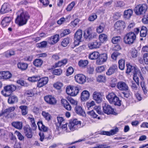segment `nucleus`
<instances>
[{
	"label": "nucleus",
	"mask_w": 148,
	"mask_h": 148,
	"mask_svg": "<svg viewBox=\"0 0 148 148\" xmlns=\"http://www.w3.org/2000/svg\"><path fill=\"white\" fill-rule=\"evenodd\" d=\"M29 16L28 13L23 10L18 11L17 16L15 19V23L19 26L25 24Z\"/></svg>",
	"instance_id": "obj_1"
},
{
	"label": "nucleus",
	"mask_w": 148,
	"mask_h": 148,
	"mask_svg": "<svg viewBox=\"0 0 148 148\" xmlns=\"http://www.w3.org/2000/svg\"><path fill=\"white\" fill-rule=\"evenodd\" d=\"M106 98L110 103L119 106H121V101L114 93L112 92L109 93L106 96Z\"/></svg>",
	"instance_id": "obj_2"
},
{
	"label": "nucleus",
	"mask_w": 148,
	"mask_h": 148,
	"mask_svg": "<svg viewBox=\"0 0 148 148\" xmlns=\"http://www.w3.org/2000/svg\"><path fill=\"white\" fill-rule=\"evenodd\" d=\"M83 36L85 39L90 40L96 38L97 35L92 28L89 27L87 29L86 31L84 32Z\"/></svg>",
	"instance_id": "obj_3"
},
{
	"label": "nucleus",
	"mask_w": 148,
	"mask_h": 148,
	"mask_svg": "<svg viewBox=\"0 0 148 148\" xmlns=\"http://www.w3.org/2000/svg\"><path fill=\"white\" fill-rule=\"evenodd\" d=\"M68 126L70 130L73 131L77 130L81 127V123L76 119L71 120L68 125Z\"/></svg>",
	"instance_id": "obj_4"
},
{
	"label": "nucleus",
	"mask_w": 148,
	"mask_h": 148,
	"mask_svg": "<svg viewBox=\"0 0 148 148\" xmlns=\"http://www.w3.org/2000/svg\"><path fill=\"white\" fill-rule=\"evenodd\" d=\"M136 38V36L134 33L130 32L127 33L124 37V42L125 43L131 44L133 43Z\"/></svg>",
	"instance_id": "obj_5"
},
{
	"label": "nucleus",
	"mask_w": 148,
	"mask_h": 148,
	"mask_svg": "<svg viewBox=\"0 0 148 148\" xmlns=\"http://www.w3.org/2000/svg\"><path fill=\"white\" fill-rule=\"evenodd\" d=\"M16 89V87L14 85H8L4 87V90L1 91V93L4 96L8 97Z\"/></svg>",
	"instance_id": "obj_6"
},
{
	"label": "nucleus",
	"mask_w": 148,
	"mask_h": 148,
	"mask_svg": "<svg viewBox=\"0 0 148 148\" xmlns=\"http://www.w3.org/2000/svg\"><path fill=\"white\" fill-rule=\"evenodd\" d=\"M147 8V5L146 4H139L135 8L134 11L137 15L143 14L145 13Z\"/></svg>",
	"instance_id": "obj_7"
},
{
	"label": "nucleus",
	"mask_w": 148,
	"mask_h": 148,
	"mask_svg": "<svg viewBox=\"0 0 148 148\" xmlns=\"http://www.w3.org/2000/svg\"><path fill=\"white\" fill-rule=\"evenodd\" d=\"M103 112L107 114H115V112L114 111V109L109 105L105 103L103 106Z\"/></svg>",
	"instance_id": "obj_8"
},
{
	"label": "nucleus",
	"mask_w": 148,
	"mask_h": 148,
	"mask_svg": "<svg viewBox=\"0 0 148 148\" xmlns=\"http://www.w3.org/2000/svg\"><path fill=\"white\" fill-rule=\"evenodd\" d=\"M107 58V54L106 53L99 54L96 60V63L98 64H102L106 62Z\"/></svg>",
	"instance_id": "obj_9"
},
{
	"label": "nucleus",
	"mask_w": 148,
	"mask_h": 148,
	"mask_svg": "<svg viewBox=\"0 0 148 148\" xmlns=\"http://www.w3.org/2000/svg\"><path fill=\"white\" fill-rule=\"evenodd\" d=\"M117 88L121 91H126L129 89V87L126 83L123 81H120L116 85Z\"/></svg>",
	"instance_id": "obj_10"
},
{
	"label": "nucleus",
	"mask_w": 148,
	"mask_h": 148,
	"mask_svg": "<svg viewBox=\"0 0 148 148\" xmlns=\"http://www.w3.org/2000/svg\"><path fill=\"white\" fill-rule=\"evenodd\" d=\"M82 31L81 29L78 30L74 34L75 42L74 43L75 44L77 42L76 41L78 42V44H79V42L81 41L82 38Z\"/></svg>",
	"instance_id": "obj_11"
},
{
	"label": "nucleus",
	"mask_w": 148,
	"mask_h": 148,
	"mask_svg": "<svg viewBox=\"0 0 148 148\" xmlns=\"http://www.w3.org/2000/svg\"><path fill=\"white\" fill-rule=\"evenodd\" d=\"M44 99L46 102L50 105H54L57 103V100L56 99L51 95L45 96Z\"/></svg>",
	"instance_id": "obj_12"
},
{
	"label": "nucleus",
	"mask_w": 148,
	"mask_h": 148,
	"mask_svg": "<svg viewBox=\"0 0 148 148\" xmlns=\"http://www.w3.org/2000/svg\"><path fill=\"white\" fill-rule=\"evenodd\" d=\"M92 96L93 99L97 103H99L102 102L103 96L100 92L97 91L94 92Z\"/></svg>",
	"instance_id": "obj_13"
},
{
	"label": "nucleus",
	"mask_w": 148,
	"mask_h": 148,
	"mask_svg": "<svg viewBox=\"0 0 148 148\" xmlns=\"http://www.w3.org/2000/svg\"><path fill=\"white\" fill-rule=\"evenodd\" d=\"M76 81L80 84H84L86 82V77L82 74H77L75 76Z\"/></svg>",
	"instance_id": "obj_14"
},
{
	"label": "nucleus",
	"mask_w": 148,
	"mask_h": 148,
	"mask_svg": "<svg viewBox=\"0 0 148 148\" xmlns=\"http://www.w3.org/2000/svg\"><path fill=\"white\" fill-rule=\"evenodd\" d=\"M114 27L116 30H123L125 27V23L122 21H117L115 23Z\"/></svg>",
	"instance_id": "obj_15"
},
{
	"label": "nucleus",
	"mask_w": 148,
	"mask_h": 148,
	"mask_svg": "<svg viewBox=\"0 0 148 148\" xmlns=\"http://www.w3.org/2000/svg\"><path fill=\"white\" fill-rule=\"evenodd\" d=\"M12 9L10 8V6L8 3H4L2 6L0 10L2 14L8 13L11 11Z\"/></svg>",
	"instance_id": "obj_16"
},
{
	"label": "nucleus",
	"mask_w": 148,
	"mask_h": 148,
	"mask_svg": "<svg viewBox=\"0 0 148 148\" xmlns=\"http://www.w3.org/2000/svg\"><path fill=\"white\" fill-rule=\"evenodd\" d=\"M59 35L56 34L49 38L48 43L51 45H53L58 42L59 39Z\"/></svg>",
	"instance_id": "obj_17"
},
{
	"label": "nucleus",
	"mask_w": 148,
	"mask_h": 148,
	"mask_svg": "<svg viewBox=\"0 0 148 148\" xmlns=\"http://www.w3.org/2000/svg\"><path fill=\"white\" fill-rule=\"evenodd\" d=\"M24 133L26 136L28 138H31L32 136V129L28 125H26L24 127Z\"/></svg>",
	"instance_id": "obj_18"
},
{
	"label": "nucleus",
	"mask_w": 148,
	"mask_h": 148,
	"mask_svg": "<svg viewBox=\"0 0 148 148\" xmlns=\"http://www.w3.org/2000/svg\"><path fill=\"white\" fill-rule=\"evenodd\" d=\"M119 131L118 128L116 127L114 129L111 130L110 131H102L101 132L100 134L103 135H106L108 136H110L114 135Z\"/></svg>",
	"instance_id": "obj_19"
},
{
	"label": "nucleus",
	"mask_w": 148,
	"mask_h": 148,
	"mask_svg": "<svg viewBox=\"0 0 148 148\" xmlns=\"http://www.w3.org/2000/svg\"><path fill=\"white\" fill-rule=\"evenodd\" d=\"M90 96V94L89 92L87 90H84L81 94V100L83 101H86L89 99Z\"/></svg>",
	"instance_id": "obj_20"
},
{
	"label": "nucleus",
	"mask_w": 148,
	"mask_h": 148,
	"mask_svg": "<svg viewBox=\"0 0 148 148\" xmlns=\"http://www.w3.org/2000/svg\"><path fill=\"white\" fill-rule=\"evenodd\" d=\"M48 78L47 77H45L40 78L38 80L37 84V86L41 87L47 84L48 81Z\"/></svg>",
	"instance_id": "obj_21"
},
{
	"label": "nucleus",
	"mask_w": 148,
	"mask_h": 148,
	"mask_svg": "<svg viewBox=\"0 0 148 148\" xmlns=\"http://www.w3.org/2000/svg\"><path fill=\"white\" fill-rule=\"evenodd\" d=\"M117 66L116 64H113L111 66L108 70L106 72V74L108 75H110L117 71Z\"/></svg>",
	"instance_id": "obj_22"
},
{
	"label": "nucleus",
	"mask_w": 148,
	"mask_h": 148,
	"mask_svg": "<svg viewBox=\"0 0 148 148\" xmlns=\"http://www.w3.org/2000/svg\"><path fill=\"white\" fill-rule=\"evenodd\" d=\"M100 44V42L95 40L89 43L88 46L89 49H92L99 48Z\"/></svg>",
	"instance_id": "obj_23"
},
{
	"label": "nucleus",
	"mask_w": 148,
	"mask_h": 148,
	"mask_svg": "<svg viewBox=\"0 0 148 148\" xmlns=\"http://www.w3.org/2000/svg\"><path fill=\"white\" fill-rule=\"evenodd\" d=\"M12 18L10 17H5L2 20L1 24L3 27L8 26L11 22Z\"/></svg>",
	"instance_id": "obj_24"
},
{
	"label": "nucleus",
	"mask_w": 148,
	"mask_h": 148,
	"mask_svg": "<svg viewBox=\"0 0 148 148\" xmlns=\"http://www.w3.org/2000/svg\"><path fill=\"white\" fill-rule=\"evenodd\" d=\"M133 13V11L132 9H128L125 10L124 12V17L127 19H129Z\"/></svg>",
	"instance_id": "obj_25"
},
{
	"label": "nucleus",
	"mask_w": 148,
	"mask_h": 148,
	"mask_svg": "<svg viewBox=\"0 0 148 148\" xmlns=\"http://www.w3.org/2000/svg\"><path fill=\"white\" fill-rule=\"evenodd\" d=\"M12 125L15 128L21 130L23 127L22 123L20 121H14L11 123Z\"/></svg>",
	"instance_id": "obj_26"
},
{
	"label": "nucleus",
	"mask_w": 148,
	"mask_h": 148,
	"mask_svg": "<svg viewBox=\"0 0 148 148\" xmlns=\"http://www.w3.org/2000/svg\"><path fill=\"white\" fill-rule=\"evenodd\" d=\"M61 102L63 104L64 107L68 110H71V107L69 102L65 99H62L61 100Z\"/></svg>",
	"instance_id": "obj_27"
},
{
	"label": "nucleus",
	"mask_w": 148,
	"mask_h": 148,
	"mask_svg": "<svg viewBox=\"0 0 148 148\" xmlns=\"http://www.w3.org/2000/svg\"><path fill=\"white\" fill-rule=\"evenodd\" d=\"M75 110L77 114L80 115H84L85 114V112L82 108L79 106H76Z\"/></svg>",
	"instance_id": "obj_28"
},
{
	"label": "nucleus",
	"mask_w": 148,
	"mask_h": 148,
	"mask_svg": "<svg viewBox=\"0 0 148 148\" xmlns=\"http://www.w3.org/2000/svg\"><path fill=\"white\" fill-rule=\"evenodd\" d=\"M18 67L22 71H25L27 68L28 64L23 62H19L17 64Z\"/></svg>",
	"instance_id": "obj_29"
},
{
	"label": "nucleus",
	"mask_w": 148,
	"mask_h": 148,
	"mask_svg": "<svg viewBox=\"0 0 148 148\" xmlns=\"http://www.w3.org/2000/svg\"><path fill=\"white\" fill-rule=\"evenodd\" d=\"M39 129L41 131L46 132L48 130V128L44 125L42 121H38L37 123Z\"/></svg>",
	"instance_id": "obj_30"
},
{
	"label": "nucleus",
	"mask_w": 148,
	"mask_h": 148,
	"mask_svg": "<svg viewBox=\"0 0 148 148\" xmlns=\"http://www.w3.org/2000/svg\"><path fill=\"white\" fill-rule=\"evenodd\" d=\"M127 70L126 73H129L130 72H134L135 70L136 67L134 66H133L130 64L129 63L126 64Z\"/></svg>",
	"instance_id": "obj_31"
},
{
	"label": "nucleus",
	"mask_w": 148,
	"mask_h": 148,
	"mask_svg": "<svg viewBox=\"0 0 148 148\" xmlns=\"http://www.w3.org/2000/svg\"><path fill=\"white\" fill-rule=\"evenodd\" d=\"M18 101L17 97L15 96H10L8 100V102L9 104H13Z\"/></svg>",
	"instance_id": "obj_32"
},
{
	"label": "nucleus",
	"mask_w": 148,
	"mask_h": 148,
	"mask_svg": "<svg viewBox=\"0 0 148 148\" xmlns=\"http://www.w3.org/2000/svg\"><path fill=\"white\" fill-rule=\"evenodd\" d=\"M33 63L36 67H40L43 63V61L40 59H36L34 61Z\"/></svg>",
	"instance_id": "obj_33"
},
{
	"label": "nucleus",
	"mask_w": 148,
	"mask_h": 148,
	"mask_svg": "<svg viewBox=\"0 0 148 148\" xmlns=\"http://www.w3.org/2000/svg\"><path fill=\"white\" fill-rule=\"evenodd\" d=\"M99 55V53L97 52H92L89 55V58L91 60L97 59Z\"/></svg>",
	"instance_id": "obj_34"
},
{
	"label": "nucleus",
	"mask_w": 148,
	"mask_h": 148,
	"mask_svg": "<svg viewBox=\"0 0 148 148\" xmlns=\"http://www.w3.org/2000/svg\"><path fill=\"white\" fill-rule=\"evenodd\" d=\"M19 108L21 110L22 114L25 116L28 113V107L26 106H21L19 107Z\"/></svg>",
	"instance_id": "obj_35"
},
{
	"label": "nucleus",
	"mask_w": 148,
	"mask_h": 148,
	"mask_svg": "<svg viewBox=\"0 0 148 148\" xmlns=\"http://www.w3.org/2000/svg\"><path fill=\"white\" fill-rule=\"evenodd\" d=\"M58 122L56 123V126L58 127H60L62 123H64V120L62 117L57 116Z\"/></svg>",
	"instance_id": "obj_36"
},
{
	"label": "nucleus",
	"mask_w": 148,
	"mask_h": 148,
	"mask_svg": "<svg viewBox=\"0 0 148 148\" xmlns=\"http://www.w3.org/2000/svg\"><path fill=\"white\" fill-rule=\"evenodd\" d=\"M72 86H69L67 87L66 88V91L67 94L70 95L71 96H74L75 94L72 92Z\"/></svg>",
	"instance_id": "obj_37"
},
{
	"label": "nucleus",
	"mask_w": 148,
	"mask_h": 148,
	"mask_svg": "<svg viewBox=\"0 0 148 148\" xmlns=\"http://www.w3.org/2000/svg\"><path fill=\"white\" fill-rule=\"evenodd\" d=\"M147 29L146 27L143 26L140 31V36L142 37H144L146 36L147 32Z\"/></svg>",
	"instance_id": "obj_38"
},
{
	"label": "nucleus",
	"mask_w": 148,
	"mask_h": 148,
	"mask_svg": "<svg viewBox=\"0 0 148 148\" xmlns=\"http://www.w3.org/2000/svg\"><path fill=\"white\" fill-rule=\"evenodd\" d=\"M88 63V61L87 60H80L78 62L79 65L82 67L86 66Z\"/></svg>",
	"instance_id": "obj_39"
},
{
	"label": "nucleus",
	"mask_w": 148,
	"mask_h": 148,
	"mask_svg": "<svg viewBox=\"0 0 148 148\" xmlns=\"http://www.w3.org/2000/svg\"><path fill=\"white\" fill-rule=\"evenodd\" d=\"M107 38V36L104 34H100L99 36V39L100 42L103 43L106 41Z\"/></svg>",
	"instance_id": "obj_40"
},
{
	"label": "nucleus",
	"mask_w": 148,
	"mask_h": 148,
	"mask_svg": "<svg viewBox=\"0 0 148 148\" xmlns=\"http://www.w3.org/2000/svg\"><path fill=\"white\" fill-rule=\"evenodd\" d=\"M119 68L123 70L125 67V60L123 59H121L119 61Z\"/></svg>",
	"instance_id": "obj_41"
},
{
	"label": "nucleus",
	"mask_w": 148,
	"mask_h": 148,
	"mask_svg": "<svg viewBox=\"0 0 148 148\" xmlns=\"http://www.w3.org/2000/svg\"><path fill=\"white\" fill-rule=\"evenodd\" d=\"M42 114L44 118L47 121H49L51 119V116L48 112L42 111Z\"/></svg>",
	"instance_id": "obj_42"
},
{
	"label": "nucleus",
	"mask_w": 148,
	"mask_h": 148,
	"mask_svg": "<svg viewBox=\"0 0 148 148\" xmlns=\"http://www.w3.org/2000/svg\"><path fill=\"white\" fill-rule=\"evenodd\" d=\"M70 32V30L69 29H64L61 32L60 36L61 37H64L69 34Z\"/></svg>",
	"instance_id": "obj_43"
},
{
	"label": "nucleus",
	"mask_w": 148,
	"mask_h": 148,
	"mask_svg": "<svg viewBox=\"0 0 148 148\" xmlns=\"http://www.w3.org/2000/svg\"><path fill=\"white\" fill-rule=\"evenodd\" d=\"M139 85V84H138L137 82L132 81L131 82V86L132 88L134 90H136L138 88V86Z\"/></svg>",
	"instance_id": "obj_44"
},
{
	"label": "nucleus",
	"mask_w": 148,
	"mask_h": 148,
	"mask_svg": "<svg viewBox=\"0 0 148 148\" xmlns=\"http://www.w3.org/2000/svg\"><path fill=\"white\" fill-rule=\"evenodd\" d=\"M40 79V77L38 76H33L32 77H29L28 80L31 82H35L38 81Z\"/></svg>",
	"instance_id": "obj_45"
},
{
	"label": "nucleus",
	"mask_w": 148,
	"mask_h": 148,
	"mask_svg": "<svg viewBox=\"0 0 148 148\" xmlns=\"http://www.w3.org/2000/svg\"><path fill=\"white\" fill-rule=\"evenodd\" d=\"M12 76V74L9 71H4L3 79H8L10 78Z\"/></svg>",
	"instance_id": "obj_46"
},
{
	"label": "nucleus",
	"mask_w": 148,
	"mask_h": 148,
	"mask_svg": "<svg viewBox=\"0 0 148 148\" xmlns=\"http://www.w3.org/2000/svg\"><path fill=\"white\" fill-rule=\"evenodd\" d=\"M15 109L14 107H10L4 110V112H6L7 115H8L10 112L13 111Z\"/></svg>",
	"instance_id": "obj_47"
},
{
	"label": "nucleus",
	"mask_w": 148,
	"mask_h": 148,
	"mask_svg": "<svg viewBox=\"0 0 148 148\" xmlns=\"http://www.w3.org/2000/svg\"><path fill=\"white\" fill-rule=\"evenodd\" d=\"M35 92L32 90H30L26 91L25 94L29 97H32L34 95Z\"/></svg>",
	"instance_id": "obj_48"
},
{
	"label": "nucleus",
	"mask_w": 148,
	"mask_h": 148,
	"mask_svg": "<svg viewBox=\"0 0 148 148\" xmlns=\"http://www.w3.org/2000/svg\"><path fill=\"white\" fill-rule=\"evenodd\" d=\"M69 39L68 38L64 39L62 42V45L63 47L67 46L69 43Z\"/></svg>",
	"instance_id": "obj_49"
},
{
	"label": "nucleus",
	"mask_w": 148,
	"mask_h": 148,
	"mask_svg": "<svg viewBox=\"0 0 148 148\" xmlns=\"http://www.w3.org/2000/svg\"><path fill=\"white\" fill-rule=\"evenodd\" d=\"M141 87L143 89L144 94L146 95L147 93V90L146 85L143 82H140Z\"/></svg>",
	"instance_id": "obj_50"
},
{
	"label": "nucleus",
	"mask_w": 148,
	"mask_h": 148,
	"mask_svg": "<svg viewBox=\"0 0 148 148\" xmlns=\"http://www.w3.org/2000/svg\"><path fill=\"white\" fill-rule=\"evenodd\" d=\"M47 42L46 41H43L37 44V47L39 48H44L46 47Z\"/></svg>",
	"instance_id": "obj_51"
},
{
	"label": "nucleus",
	"mask_w": 148,
	"mask_h": 148,
	"mask_svg": "<svg viewBox=\"0 0 148 148\" xmlns=\"http://www.w3.org/2000/svg\"><path fill=\"white\" fill-rule=\"evenodd\" d=\"M131 56L133 58H136L138 56L137 51L135 49H132L131 52Z\"/></svg>",
	"instance_id": "obj_52"
},
{
	"label": "nucleus",
	"mask_w": 148,
	"mask_h": 148,
	"mask_svg": "<svg viewBox=\"0 0 148 148\" xmlns=\"http://www.w3.org/2000/svg\"><path fill=\"white\" fill-rule=\"evenodd\" d=\"M62 86V82H58L53 84L54 87L58 90L60 89Z\"/></svg>",
	"instance_id": "obj_53"
},
{
	"label": "nucleus",
	"mask_w": 148,
	"mask_h": 148,
	"mask_svg": "<svg viewBox=\"0 0 148 148\" xmlns=\"http://www.w3.org/2000/svg\"><path fill=\"white\" fill-rule=\"evenodd\" d=\"M72 92H73V93H75V94L74 96H76L79 92V88L76 86H72Z\"/></svg>",
	"instance_id": "obj_54"
},
{
	"label": "nucleus",
	"mask_w": 148,
	"mask_h": 148,
	"mask_svg": "<svg viewBox=\"0 0 148 148\" xmlns=\"http://www.w3.org/2000/svg\"><path fill=\"white\" fill-rule=\"evenodd\" d=\"M104 28L103 24L100 25L97 28L96 30L97 32L99 34L102 32L103 31Z\"/></svg>",
	"instance_id": "obj_55"
},
{
	"label": "nucleus",
	"mask_w": 148,
	"mask_h": 148,
	"mask_svg": "<svg viewBox=\"0 0 148 148\" xmlns=\"http://www.w3.org/2000/svg\"><path fill=\"white\" fill-rule=\"evenodd\" d=\"M121 39L119 36L114 37L112 40V42L114 44H116L120 41Z\"/></svg>",
	"instance_id": "obj_56"
},
{
	"label": "nucleus",
	"mask_w": 148,
	"mask_h": 148,
	"mask_svg": "<svg viewBox=\"0 0 148 148\" xmlns=\"http://www.w3.org/2000/svg\"><path fill=\"white\" fill-rule=\"evenodd\" d=\"M75 2H71L67 6L66 10L67 11H71L73 9V7L75 5Z\"/></svg>",
	"instance_id": "obj_57"
},
{
	"label": "nucleus",
	"mask_w": 148,
	"mask_h": 148,
	"mask_svg": "<svg viewBox=\"0 0 148 148\" xmlns=\"http://www.w3.org/2000/svg\"><path fill=\"white\" fill-rule=\"evenodd\" d=\"M62 73V71L61 69H56L53 70V73L54 75H59L61 74Z\"/></svg>",
	"instance_id": "obj_58"
},
{
	"label": "nucleus",
	"mask_w": 148,
	"mask_h": 148,
	"mask_svg": "<svg viewBox=\"0 0 148 148\" xmlns=\"http://www.w3.org/2000/svg\"><path fill=\"white\" fill-rule=\"evenodd\" d=\"M74 71V69L72 67H69L66 71V75L68 76L71 75L73 73Z\"/></svg>",
	"instance_id": "obj_59"
},
{
	"label": "nucleus",
	"mask_w": 148,
	"mask_h": 148,
	"mask_svg": "<svg viewBox=\"0 0 148 148\" xmlns=\"http://www.w3.org/2000/svg\"><path fill=\"white\" fill-rule=\"evenodd\" d=\"M106 80L105 77L103 75H99L97 78V81L99 82H105Z\"/></svg>",
	"instance_id": "obj_60"
},
{
	"label": "nucleus",
	"mask_w": 148,
	"mask_h": 148,
	"mask_svg": "<svg viewBox=\"0 0 148 148\" xmlns=\"http://www.w3.org/2000/svg\"><path fill=\"white\" fill-rule=\"evenodd\" d=\"M15 133L17 135L18 139L20 140H24V138L23 136L18 131H16Z\"/></svg>",
	"instance_id": "obj_61"
},
{
	"label": "nucleus",
	"mask_w": 148,
	"mask_h": 148,
	"mask_svg": "<svg viewBox=\"0 0 148 148\" xmlns=\"http://www.w3.org/2000/svg\"><path fill=\"white\" fill-rule=\"evenodd\" d=\"M96 71L98 73H101L105 70V67L104 66H101L97 67L96 68Z\"/></svg>",
	"instance_id": "obj_62"
},
{
	"label": "nucleus",
	"mask_w": 148,
	"mask_h": 148,
	"mask_svg": "<svg viewBox=\"0 0 148 148\" xmlns=\"http://www.w3.org/2000/svg\"><path fill=\"white\" fill-rule=\"evenodd\" d=\"M143 57L145 63L146 64H148V53H144Z\"/></svg>",
	"instance_id": "obj_63"
},
{
	"label": "nucleus",
	"mask_w": 148,
	"mask_h": 148,
	"mask_svg": "<svg viewBox=\"0 0 148 148\" xmlns=\"http://www.w3.org/2000/svg\"><path fill=\"white\" fill-rule=\"evenodd\" d=\"M142 22L145 24H147L148 23V14L145 15L143 18L142 19Z\"/></svg>",
	"instance_id": "obj_64"
}]
</instances>
